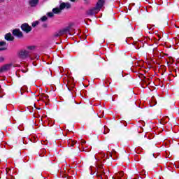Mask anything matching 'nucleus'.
Instances as JSON below:
<instances>
[{
    "label": "nucleus",
    "mask_w": 179,
    "mask_h": 179,
    "mask_svg": "<svg viewBox=\"0 0 179 179\" xmlns=\"http://www.w3.org/2000/svg\"><path fill=\"white\" fill-rule=\"evenodd\" d=\"M72 6L70 4L69 2H62L60 3L59 8H55L52 9V12L55 15H59L64 10V9H71Z\"/></svg>",
    "instance_id": "1"
},
{
    "label": "nucleus",
    "mask_w": 179,
    "mask_h": 179,
    "mask_svg": "<svg viewBox=\"0 0 179 179\" xmlns=\"http://www.w3.org/2000/svg\"><path fill=\"white\" fill-rule=\"evenodd\" d=\"M69 30H70L69 27L64 28L59 31L58 32H56L54 34V37H61V36H64V34H67V33H69V34L70 35H72V32H70Z\"/></svg>",
    "instance_id": "2"
},
{
    "label": "nucleus",
    "mask_w": 179,
    "mask_h": 179,
    "mask_svg": "<svg viewBox=\"0 0 179 179\" xmlns=\"http://www.w3.org/2000/svg\"><path fill=\"white\" fill-rule=\"evenodd\" d=\"M29 57H30V55L27 50H21L19 53V57L21 58V59H26V58H29Z\"/></svg>",
    "instance_id": "3"
},
{
    "label": "nucleus",
    "mask_w": 179,
    "mask_h": 179,
    "mask_svg": "<svg viewBox=\"0 0 179 179\" xmlns=\"http://www.w3.org/2000/svg\"><path fill=\"white\" fill-rule=\"evenodd\" d=\"M13 65V64H7L0 67V73H2V72H7V71H9L12 68Z\"/></svg>",
    "instance_id": "4"
},
{
    "label": "nucleus",
    "mask_w": 179,
    "mask_h": 179,
    "mask_svg": "<svg viewBox=\"0 0 179 179\" xmlns=\"http://www.w3.org/2000/svg\"><path fill=\"white\" fill-rule=\"evenodd\" d=\"M21 29L22 31H24L25 33H30L31 27H30L27 23H24L21 25Z\"/></svg>",
    "instance_id": "5"
},
{
    "label": "nucleus",
    "mask_w": 179,
    "mask_h": 179,
    "mask_svg": "<svg viewBox=\"0 0 179 179\" xmlns=\"http://www.w3.org/2000/svg\"><path fill=\"white\" fill-rule=\"evenodd\" d=\"M99 12H100V10L97 8L94 7L87 11V15L93 16V15H96V13H99Z\"/></svg>",
    "instance_id": "6"
},
{
    "label": "nucleus",
    "mask_w": 179,
    "mask_h": 179,
    "mask_svg": "<svg viewBox=\"0 0 179 179\" xmlns=\"http://www.w3.org/2000/svg\"><path fill=\"white\" fill-rule=\"evenodd\" d=\"M13 34L18 38H23V32H22L20 29H14L13 31Z\"/></svg>",
    "instance_id": "7"
},
{
    "label": "nucleus",
    "mask_w": 179,
    "mask_h": 179,
    "mask_svg": "<svg viewBox=\"0 0 179 179\" xmlns=\"http://www.w3.org/2000/svg\"><path fill=\"white\" fill-rule=\"evenodd\" d=\"M8 50V45H6V42L1 41L0 42V51H6Z\"/></svg>",
    "instance_id": "8"
},
{
    "label": "nucleus",
    "mask_w": 179,
    "mask_h": 179,
    "mask_svg": "<svg viewBox=\"0 0 179 179\" xmlns=\"http://www.w3.org/2000/svg\"><path fill=\"white\" fill-rule=\"evenodd\" d=\"M4 38L7 41H13L15 40V37H13V36H12V34L10 33L6 34L4 36Z\"/></svg>",
    "instance_id": "9"
},
{
    "label": "nucleus",
    "mask_w": 179,
    "mask_h": 179,
    "mask_svg": "<svg viewBox=\"0 0 179 179\" xmlns=\"http://www.w3.org/2000/svg\"><path fill=\"white\" fill-rule=\"evenodd\" d=\"M104 0H99L95 8H97L100 10V9H101L104 6Z\"/></svg>",
    "instance_id": "10"
},
{
    "label": "nucleus",
    "mask_w": 179,
    "mask_h": 179,
    "mask_svg": "<svg viewBox=\"0 0 179 179\" xmlns=\"http://www.w3.org/2000/svg\"><path fill=\"white\" fill-rule=\"evenodd\" d=\"M38 4V0H31L29 1V5L32 8H34V6H37Z\"/></svg>",
    "instance_id": "11"
},
{
    "label": "nucleus",
    "mask_w": 179,
    "mask_h": 179,
    "mask_svg": "<svg viewBox=\"0 0 179 179\" xmlns=\"http://www.w3.org/2000/svg\"><path fill=\"white\" fill-rule=\"evenodd\" d=\"M99 173H104V171H97L96 173V171H95L94 173H91V174H95V176L96 177H98L99 178L103 179V178L101 177V174H100Z\"/></svg>",
    "instance_id": "12"
},
{
    "label": "nucleus",
    "mask_w": 179,
    "mask_h": 179,
    "mask_svg": "<svg viewBox=\"0 0 179 179\" xmlns=\"http://www.w3.org/2000/svg\"><path fill=\"white\" fill-rule=\"evenodd\" d=\"M38 24H40V21H35L34 22H32V27H36V26H38Z\"/></svg>",
    "instance_id": "13"
},
{
    "label": "nucleus",
    "mask_w": 179,
    "mask_h": 179,
    "mask_svg": "<svg viewBox=\"0 0 179 179\" xmlns=\"http://www.w3.org/2000/svg\"><path fill=\"white\" fill-rule=\"evenodd\" d=\"M40 20H41V22H47V20H48V17L46 15H44L41 17Z\"/></svg>",
    "instance_id": "14"
},
{
    "label": "nucleus",
    "mask_w": 179,
    "mask_h": 179,
    "mask_svg": "<svg viewBox=\"0 0 179 179\" xmlns=\"http://www.w3.org/2000/svg\"><path fill=\"white\" fill-rule=\"evenodd\" d=\"M47 16H48V17H54V13L53 12L47 13Z\"/></svg>",
    "instance_id": "15"
},
{
    "label": "nucleus",
    "mask_w": 179,
    "mask_h": 179,
    "mask_svg": "<svg viewBox=\"0 0 179 179\" xmlns=\"http://www.w3.org/2000/svg\"><path fill=\"white\" fill-rule=\"evenodd\" d=\"M42 27H43L44 29H47V28L48 27V24H43L42 25Z\"/></svg>",
    "instance_id": "16"
},
{
    "label": "nucleus",
    "mask_w": 179,
    "mask_h": 179,
    "mask_svg": "<svg viewBox=\"0 0 179 179\" xmlns=\"http://www.w3.org/2000/svg\"><path fill=\"white\" fill-rule=\"evenodd\" d=\"M35 47L34 46H28L27 49L28 50H34Z\"/></svg>",
    "instance_id": "17"
},
{
    "label": "nucleus",
    "mask_w": 179,
    "mask_h": 179,
    "mask_svg": "<svg viewBox=\"0 0 179 179\" xmlns=\"http://www.w3.org/2000/svg\"><path fill=\"white\" fill-rule=\"evenodd\" d=\"M5 61V59L3 57H0V62H3Z\"/></svg>",
    "instance_id": "18"
},
{
    "label": "nucleus",
    "mask_w": 179,
    "mask_h": 179,
    "mask_svg": "<svg viewBox=\"0 0 179 179\" xmlns=\"http://www.w3.org/2000/svg\"><path fill=\"white\" fill-rule=\"evenodd\" d=\"M73 86H75L74 85H73L71 87H68L69 90H72Z\"/></svg>",
    "instance_id": "19"
},
{
    "label": "nucleus",
    "mask_w": 179,
    "mask_h": 179,
    "mask_svg": "<svg viewBox=\"0 0 179 179\" xmlns=\"http://www.w3.org/2000/svg\"><path fill=\"white\" fill-rule=\"evenodd\" d=\"M117 153V152L114 150H113V152H112V155H115Z\"/></svg>",
    "instance_id": "20"
},
{
    "label": "nucleus",
    "mask_w": 179,
    "mask_h": 179,
    "mask_svg": "<svg viewBox=\"0 0 179 179\" xmlns=\"http://www.w3.org/2000/svg\"><path fill=\"white\" fill-rule=\"evenodd\" d=\"M120 176L121 177H122V176H124V172H120Z\"/></svg>",
    "instance_id": "21"
},
{
    "label": "nucleus",
    "mask_w": 179,
    "mask_h": 179,
    "mask_svg": "<svg viewBox=\"0 0 179 179\" xmlns=\"http://www.w3.org/2000/svg\"><path fill=\"white\" fill-rule=\"evenodd\" d=\"M90 169H91V171L92 173L93 172V166H90Z\"/></svg>",
    "instance_id": "22"
},
{
    "label": "nucleus",
    "mask_w": 179,
    "mask_h": 179,
    "mask_svg": "<svg viewBox=\"0 0 179 179\" xmlns=\"http://www.w3.org/2000/svg\"><path fill=\"white\" fill-rule=\"evenodd\" d=\"M5 2V0H0V3Z\"/></svg>",
    "instance_id": "23"
},
{
    "label": "nucleus",
    "mask_w": 179,
    "mask_h": 179,
    "mask_svg": "<svg viewBox=\"0 0 179 179\" xmlns=\"http://www.w3.org/2000/svg\"><path fill=\"white\" fill-rule=\"evenodd\" d=\"M44 97H45V99H48V95H46Z\"/></svg>",
    "instance_id": "24"
},
{
    "label": "nucleus",
    "mask_w": 179,
    "mask_h": 179,
    "mask_svg": "<svg viewBox=\"0 0 179 179\" xmlns=\"http://www.w3.org/2000/svg\"><path fill=\"white\" fill-rule=\"evenodd\" d=\"M82 143H86V141H83Z\"/></svg>",
    "instance_id": "25"
},
{
    "label": "nucleus",
    "mask_w": 179,
    "mask_h": 179,
    "mask_svg": "<svg viewBox=\"0 0 179 179\" xmlns=\"http://www.w3.org/2000/svg\"><path fill=\"white\" fill-rule=\"evenodd\" d=\"M71 2H75L76 0H70Z\"/></svg>",
    "instance_id": "26"
},
{
    "label": "nucleus",
    "mask_w": 179,
    "mask_h": 179,
    "mask_svg": "<svg viewBox=\"0 0 179 179\" xmlns=\"http://www.w3.org/2000/svg\"><path fill=\"white\" fill-rule=\"evenodd\" d=\"M27 91V93H33L31 91Z\"/></svg>",
    "instance_id": "27"
},
{
    "label": "nucleus",
    "mask_w": 179,
    "mask_h": 179,
    "mask_svg": "<svg viewBox=\"0 0 179 179\" xmlns=\"http://www.w3.org/2000/svg\"><path fill=\"white\" fill-rule=\"evenodd\" d=\"M6 174H8V169H6Z\"/></svg>",
    "instance_id": "28"
},
{
    "label": "nucleus",
    "mask_w": 179,
    "mask_h": 179,
    "mask_svg": "<svg viewBox=\"0 0 179 179\" xmlns=\"http://www.w3.org/2000/svg\"><path fill=\"white\" fill-rule=\"evenodd\" d=\"M80 95L83 97V94H82V92H80Z\"/></svg>",
    "instance_id": "29"
},
{
    "label": "nucleus",
    "mask_w": 179,
    "mask_h": 179,
    "mask_svg": "<svg viewBox=\"0 0 179 179\" xmlns=\"http://www.w3.org/2000/svg\"><path fill=\"white\" fill-rule=\"evenodd\" d=\"M24 89H25V88H23V87H22V88H21V90H24Z\"/></svg>",
    "instance_id": "30"
},
{
    "label": "nucleus",
    "mask_w": 179,
    "mask_h": 179,
    "mask_svg": "<svg viewBox=\"0 0 179 179\" xmlns=\"http://www.w3.org/2000/svg\"><path fill=\"white\" fill-rule=\"evenodd\" d=\"M86 93H87V92H86V91H85V93H84L85 96H86Z\"/></svg>",
    "instance_id": "31"
},
{
    "label": "nucleus",
    "mask_w": 179,
    "mask_h": 179,
    "mask_svg": "<svg viewBox=\"0 0 179 179\" xmlns=\"http://www.w3.org/2000/svg\"><path fill=\"white\" fill-rule=\"evenodd\" d=\"M20 94H23V92H22V91H20Z\"/></svg>",
    "instance_id": "32"
},
{
    "label": "nucleus",
    "mask_w": 179,
    "mask_h": 179,
    "mask_svg": "<svg viewBox=\"0 0 179 179\" xmlns=\"http://www.w3.org/2000/svg\"><path fill=\"white\" fill-rule=\"evenodd\" d=\"M99 169H101V166H99Z\"/></svg>",
    "instance_id": "33"
},
{
    "label": "nucleus",
    "mask_w": 179,
    "mask_h": 179,
    "mask_svg": "<svg viewBox=\"0 0 179 179\" xmlns=\"http://www.w3.org/2000/svg\"><path fill=\"white\" fill-rule=\"evenodd\" d=\"M37 110H40V108H38Z\"/></svg>",
    "instance_id": "34"
},
{
    "label": "nucleus",
    "mask_w": 179,
    "mask_h": 179,
    "mask_svg": "<svg viewBox=\"0 0 179 179\" xmlns=\"http://www.w3.org/2000/svg\"><path fill=\"white\" fill-rule=\"evenodd\" d=\"M71 146H73V144H71Z\"/></svg>",
    "instance_id": "35"
},
{
    "label": "nucleus",
    "mask_w": 179,
    "mask_h": 179,
    "mask_svg": "<svg viewBox=\"0 0 179 179\" xmlns=\"http://www.w3.org/2000/svg\"><path fill=\"white\" fill-rule=\"evenodd\" d=\"M38 89H39V90H40V87H38Z\"/></svg>",
    "instance_id": "36"
},
{
    "label": "nucleus",
    "mask_w": 179,
    "mask_h": 179,
    "mask_svg": "<svg viewBox=\"0 0 179 179\" xmlns=\"http://www.w3.org/2000/svg\"><path fill=\"white\" fill-rule=\"evenodd\" d=\"M74 143H76V141H74Z\"/></svg>",
    "instance_id": "37"
},
{
    "label": "nucleus",
    "mask_w": 179,
    "mask_h": 179,
    "mask_svg": "<svg viewBox=\"0 0 179 179\" xmlns=\"http://www.w3.org/2000/svg\"><path fill=\"white\" fill-rule=\"evenodd\" d=\"M52 89H54V87H52Z\"/></svg>",
    "instance_id": "38"
},
{
    "label": "nucleus",
    "mask_w": 179,
    "mask_h": 179,
    "mask_svg": "<svg viewBox=\"0 0 179 179\" xmlns=\"http://www.w3.org/2000/svg\"><path fill=\"white\" fill-rule=\"evenodd\" d=\"M52 89H54V87H52Z\"/></svg>",
    "instance_id": "39"
},
{
    "label": "nucleus",
    "mask_w": 179,
    "mask_h": 179,
    "mask_svg": "<svg viewBox=\"0 0 179 179\" xmlns=\"http://www.w3.org/2000/svg\"><path fill=\"white\" fill-rule=\"evenodd\" d=\"M112 178L114 179V177H113Z\"/></svg>",
    "instance_id": "40"
},
{
    "label": "nucleus",
    "mask_w": 179,
    "mask_h": 179,
    "mask_svg": "<svg viewBox=\"0 0 179 179\" xmlns=\"http://www.w3.org/2000/svg\"><path fill=\"white\" fill-rule=\"evenodd\" d=\"M44 1H47V0H44Z\"/></svg>",
    "instance_id": "41"
}]
</instances>
